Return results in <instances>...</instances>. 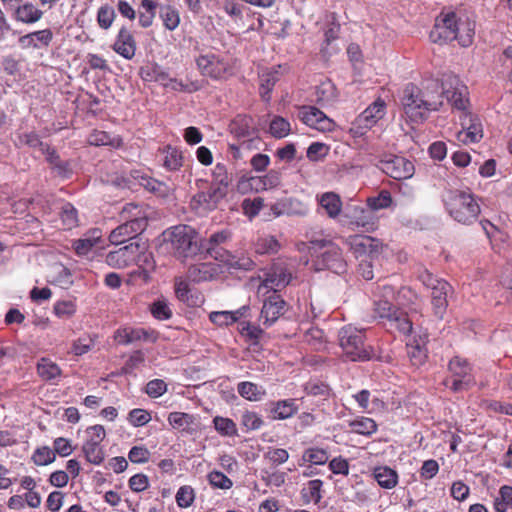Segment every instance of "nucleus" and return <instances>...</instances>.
I'll return each instance as SVG.
<instances>
[{
	"label": "nucleus",
	"instance_id": "1",
	"mask_svg": "<svg viewBox=\"0 0 512 512\" xmlns=\"http://www.w3.org/2000/svg\"><path fill=\"white\" fill-rule=\"evenodd\" d=\"M474 29L469 22L460 23L455 12H443L436 19L430 32V39L437 44H445L458 40L461 46H468L472 42Z\"/></svg>",
	"mask_w": 512,
	"mask_h": 512
},
{
	"label": "nucleus",
	"instance_id": "2",
	"mask_svg": "<svg viewBox=\"0 0 512 512\" xmlns=\"http://www.w3.org/2000/svg\"><path fill=\"white\" fill-rule=\"evenodd\" d=\"M364 330L346 325L339 330V345L344 355L352 361H366L374 357L375 352L364 342Z\"/></svg>",
	"mask_w": 512,
	"mask_h": 512
},
{
	"label": "nucleus",
	"instance_id": "3",
	"mask_svg": "<svg viewBox=\"0 0 512 512\" xmlns=\"http://www.w3.org/2000/svg\"><path fill=\"white\" fill-rule=\"evenodd\" d=\"M446 206L450 216L459 223L471 224L480 214V206L470 192L450 191Z\"/></svg>",
	"mask_w": 512,
	"mask_h": 512
},
{
	"label": "nucleus",
	"instance_id": "4",
	"mask_svg": "<svg viewBox=\"0 0 512 512\" xmlns=\"http://www.w3.org/2000/svg\"><path fill=\"white\" fill-rule=\"evenodd\" d=\"M195 237V231L190 226H175L164 233L165 249L176 258H187L198 250Z\"/></svg>",
	"mask_w": 512,
	"mask_h": 512
},
{
	"label": "nucleus",
	"instance_id": "5",
	"mask_svg": "<svg viewBox=\"0 0 512 512\" xmlns=\"http://www.w3.org/2000/svg\"><path fill=\"white\" fill-rule=\"evenodd\" d=\"M312 249L316 253V259L314 261L315 269L320 270H331L336 274H341L346 271V261L343 257L341 248L330 241H315L312 243Z\"/></svg>",
	"mask_w": 512,
	"mask_h": 512
},
{
	"label": "nucleus",
	"instance_id": "6",
	"mask_svg": "<svg viewBox=\"0 0 512 512\" xmlns=\"http://www.w3.org/2000/svg\"><path fill=\"white\" fill-rule=\"evenodd\" d=\"M374 316L382 320L389 330H396L407 335L412 331V321L407 314L396 308L389 300L379 299L374 302Z\"/></svg>",
	"mask_w": 512,
	"mask_h": 512
},
{
	"label": "nucleus",
	"instance_id": "7",
	"mask_svg": "<svg viewBox=\"0 0 512 512\" xmlns=\"http://www.w3.org/2000/svg\"><path fill=\"white\" fill-rule=\"evenodd\" d=\"M401 103L405 115L415 123L423 121L430 112L420 94V88L413 84L407 85L403 90Z\"/></svg>",
	"mask_w": 512,
	"mask_h": 512
},
{
	"label": "nucleus",
	"instance_id": "8",
	"mask_svg": "<svg viewBox=\"0 0 512 512\" xmlns=\"http://www.w3.org/2000/svg\"><path fill=\"white\" fill-rule=\"evenodd\" d=\"M385 114L386 104L384 100L378 98L351 123L349 132L354 137H361L382 119Z\"/></svg>",
	"mask_w": 512,
	"mask_h": 512
},
{
	"label": "nucleus",
	"instance_id": "9",
	"mask_svg": "<svg viewBox=\"0 0 512 512\" xmlns=\"http://www.w3.org/2000/svg\"><path fill=\"white\" fill-rule=\"evenodd\" d=\"M147 246L141 240L130 242V244L110 251L106 255L105 262L112 268L123 269L136 263L141 254H144Z\"/></svg>",
	"mask_w": 512,
	"mask_h": 512
},
{
	"label": "nucleus",
	"instance_id": "10",
	"mask_svg": "<svg viewBox=\"0 0 512 512\" xmlns=\"http://www.w3.org/2000/svg\"><path fill=\"white\" fill-rule=\"evenodd\" d=\"M449 371L451 377L447 378L444 384L454 392L466 390L475 383L471 366L465 359L458 356L451 359Z\"/></svg>",
	"mask_w": 512,
	"mask_h": 512
},
{
	"label": "nucleus",
	"instance_id": "11",
	"mask_svg": "<svg viewBox=\"0 0 512 512\" xmlns=\"http://www.w3.org/2000/svg\"><path fill=\"white\" fill-rule=\"evenodd\" d=\"M444 98L448 103L461 113L467 111L469 103L467 87L455 75H448L443 80Z\"/></svg>",
	"mask_w": 512,
	"mask_h": 512
},
{
	"label": "nucleus",
	"instance_id": "12",
	"mask_svg": "<svg viewBox=\"0 0 512 512\" xmlns=\"http://www.w3.org/2000/svg\"><path fill=\"white\" fill-rule=\"evenodd\" d=\"M459 120L462 129L457 132L456 138L460 143H477L483 138V125L477 115L465 111L460 114Z\"/></svg>",
	"mask_w": 512,
	"mask_h": 512
},
{
	"label": "nucleus",
	"instance_id": "13",
	"mask_svg": "<svg viewBox=\"0 0 512 512\" xmlns=\"http://www.w3.org/2000/svg\"><path fill=\"white\" fill-rule=\"evenodd\" d=\"M379 168L388 176L401 180L408 179L414 174V165L401 156H389L379 162Z\"/></svg>",
	"mask_w": 512,
	"mask_h": 512
},
{
	"label": "nucleus",
	"instance_id": "14",
	"mask_svg": "<svg viewBox=\"0 0 512 512\" xmlns=\"http://www.w3.org/2000/svg\"><path fill=\"white\" fill-rule=\"evenodd\" d=\"M298 116L307 126L320 132H331L335 128V122L314 106L301 107Z\"/></svg>",
	"mask_w": 512,
	"mask_h": 512
},
{
	"label": "nucleus",
	"instance_id": "15",
	"mask_svg": "<svg viewBox=\"0 0 512 512\" xmlns=\"http://www.w3.org/2000/svg\"><path fill=\"white\" fill-rule=\"evenodd\" d=\"M223 198L221 190L210 187L208 191H201L194 195L190 206L196 213L204 215L214 210Z\"/></svg>",
	"mask_w": 512,
	"mask_h": 512
},
{
	"label": "nucleus",
	"instance_id": "16",
	"mask_svg": "<svg viewBox=\"0 0 512 512\" xmlns=\"http://www.w3.org/2000/svg\"><path fill=\"white\" fill-rule=\"evenodd\" d=\"M291 278V272L282 263L274 264L260 284L258 293H263L264 289H271L276 293L278 289L288 285Z\"/></svg>",
	"mask_w": 512,
	"mask_h": 512
},
{
	"label": "nucleus",
	"instance_id": "17",
	"mask_svg": "<svg viewBox=\"0 0 512 512\" xmlns=\"http://www.w3.org/2000/svg\"><path fill=\"white\" fill-rule=\"evenodd\" d=\"M420 88V94L427 107L431 111H437L443 105L444 93L443 82H439L436 79H431L422 84Z\"/></svg>",
	"mask_w": 512,
	"mask_h": 512
},
{
	"label": "nucleus",
	"instance_id": "18",
	"mask_svg": "<svg viewBox=\"0 0 512 512\" xmlns=\"http://www.w3.org/2000/svg\"><path fill=\"white\" fill-rule=\"evenodd\" d=\"M149 211L147 207L135 203L124 205L120 212L123 222L136 226V230H145L148 226Z\"/></svg>",
	"mask_w": 512,
	"mask_h": 512
},
{
	"label": "nucleus",
	"instance_id": "19",
	"mask_svg": "<svg viewBox=\"0 0 512 512\" xmlns=\"http://www.w3.org/2000/svg\"><path fill=\"white\" fill-rule=\"evenodd\" d=\"M345 242L357 257L378 253L382 248L379 240L365 235L349 236Z\"/></svg>",
	"mask_w": 512,
	"mask_h": 512
},
{
	"label": "nucleus",
	"instance_id": "20",
	"mask_svg": "<svg viewBox=\"0 0 512 512\" xmlns=\"http://www.w3.org/2000/svg\"><path fill=\"white\" fill-rule=\"evenodd\" d=\"M451 285L445 280L439 281L431 288V302L436 317L442 319L448 307L447 296L451 292Z\"/></svg>",
	"mask_w": 512,
	"mask_h": 512
},
{
	"label": "nucleus",
	"instance_id": "21",
	"mask_svg": "<svg viewBox=\"0 0 512 512\" xmlns=\"http://www.w3.org/2000/svg\"><path fill=\"white\" fill-rule=\"evenodd\" d=\"M197 66L204 76H209L214 79L221 78L227 70L226 63L214 54H206L198 57Z\"/></svg>",
	"mask_w": 512,
	"mask_h": 512
},
{
	"label": "nucleus",
	"instance_id": "22",
	"mask_svg": "<svg viewBox=\"0 0 512 512\" xmlns=\"http://www.w3.org/2000/svg\"><path fill=\"white\" fill-rule=\"evenodd\" d=\"M53 40V33L50 29H43L28 33L18 39L19 46L25 50H39L46 48Z\"/></svg>",
	"mask_w": 512,
	"mask_h": 512
},
{
	"label": "nucleus",
	"instance_id": "23",
	"mask_svg": "<svg viewBox=\"0 0 512 512\" xmlns=\"http://www.w3.org/2000/svg\"><path fill=\"white\" fill-rule=\"evenodd\" d=\"M285 311V301L276 293H272L263 303L261 318L266 326L272 325Z\"/></svg>",
	"mask_w": 512,
	"mask_h": 512
},
{
	"label": "nucleus",
	"instance_id": "24",
	"mask_svg": "<svg viewBox=\"0 0 512 512\" xmlns=\"http://www.w3.org/2000/svg\"><path fill=\"white\" fill-rule=\"evenodd\" d=\"M427 342V332L420 331L412 340L407 343L408 357L414 366H420L425 363L427 358Z\"/></svg>",
	"mask_w": 512,
	"mask_h": 512
},
{
	"label": "nucleus",
	"instance_id": "25",
	"mask_svg": "<svg viewBox=\"0 0 512 512\" xmlns=\"http://www.w3.org/2000/svg\"><path fill=\"white\" fill-rule=\"evenodd\" d=\"M270 210L275 216L287 215H306L308 207L300 200L295 198H282L270 206Z\"/></svg>",
	"mask_w": 512,
	"mask_h": 512
},
{
	"label": "nucleus",
	"instance_id": "26",
	"mask_svg": "<svg viewBox=\"0 0 512 512\" xmlns=\"http://www.w3.org/2000/svg\"><path fill=\"white\" fill-rule=\"evenodd\" d=\"M113 49L125 59H132L134 57L136 42L128 29H120L117 39L113 45Z\"/></svg>",
	"mask_w": 512,
	"mask_h": 512
},
{
	"label": "nucleus",
	"instance_id": "27",
	"mask_svg": "<svg viewBox=\"0 0 512 512\" xmlns=\"http://www.w3.org/2000/svg\"><path fill=\"white\" fill-rule=\"evenodd\" d=\"M102 242L100 230H93L85 235L84 238L78 239L73 243V248L77 255L88 256L94 248Z\"/></svg>",
	"mask_w": 512,
	"mask_h": 512
},
{
	"label": "nucleus",
	"instance_id": "28",
	"mask_svg": "<svg viewBox=\"0 0 512 512\" xmlns=\"http://www.w3.org/2000/svg\"><path fill=\"white\" fill-rule=\"evenodd\" d=\"M43 11L31 2L18 6L13 13L16 21L25 24H34L43 17Z\"/></svg>",
	"mask_w": 512,
	"mask_h": 512
},
{
	"label": "nucleus",
	"instance_id": "29",
	"mask_svg": "<svg viewBox=\"0 0 512 512\" xmlns=\"http://www.w3.org/2000/svg\"><path fill=\"white\" fill-rule=\"evenodd\" d=\"M144 230H136V226L123 222L109 234V241L113 245H121L129 240H134Z\"/></svg>",
	"mask_w": 512,
	"mask_h": 512
},
{
	"label": "nucleus",
	"instance_id": "30",
	"mask_svg": "<svg viewBox=\"0 0 512 512\" xmlns=\"http://www.w3.org/2000/svg\"><path fill=\"white\" fill-rule=\"evenodd\" d=\"M373 477L379 486L384 489H392L398 484L397 472L388 466L375 467Z\"/></svg>",
	"mask_w": 512,
	"mask_h": 512
},
{
	"label": "nucleus",
	"instance_id": "31",
	"mask_svg": "<svg viewBox=\"0 0 512 512\" xmlns=\"http://www.w3.org/2000/svg\"><path fill=\"white\" fill-rule=\"evenodd\" d=\"M318 203L326 211L330 218H336L342 209L341 198L334 192L323 193L318 198Z\"/></svg>",
	"mask_w": 512,
	"mask_h": 512
},
{
	"label": "nucleus",
	"instance_id": "32",
	"mask_svg": "<svg viewBox=\"0 0 512 512\" xmlns=\"http://www.w3.org/2000/svg\"><path fill=\"white\" fill-rule=\"evenodd\" d=\"M215 274H217V268L211 263L191 265L188 269V277L194 282L210 280Z\"/></svg>",
	"mask_w": 512,
	"mask_h": 512
},
{
	"label": "nucleus",
	"instance_id": "33",
	"mask_svg": "<svg viewBox=\"0 0 512 512\" xmlns=\"http://www.w3.org/2000/svg\"><path fill=\"white\" fill-rule=\"evenodd\" d=\"M279 80V70H266L260 74V94L263 100H270V92Z\"/></svg>",
	"mask_w": 512,
	"mask_h": 512
},
{
	"label": "nucleus",
	"instance_id": "34",
	"mask_svg": "<svg viewBox=\"0 0 512 512\" xmlns=\"http://www.w3.org/2000/svg\"><path fill=\"white\" fill-rule=\"evenodd\" d=\"M336 89L332 82L325 81L316 87L315 102L320 106L331 104L336 99Z\"/></svg>",
	"mask_w": 512,
	"mask_h": 512
},
{
	"label": "nucleus",
	"instance_id": "35",
	"mask_svg": "<svg viewBox=\"0 0 512 512\" xmlns=\"http://www.w3.org/2000/svg\"><path fill=\"white\" fill-rule=\"evenodd\" d=\"M157 4L153 0H142L138 10L139 25L148 28L156 15Z\"/></svg>",
	"mask_w": 512,
	"mask_h": 512
},
{
	"label": "nucleus",
	"instance_id": "36",
	"mask_svg": "<svg viewBox=\"0 0 512 512\" xmlns=\"http://www.w3.org/2000/svg\"><path fill=\"white\" fill-rule=\"evenodd\" d=\"M148 337V332L143 329H131L124 328L119 329L115 332L114 338L115 340L122 345L130 344L134 341H138L141 339H146Z\"/></svg>",
	"mask_w": 512,
	"mask_h": 512
},
{
	"label": "nucleus",
	"instance_id": "37",
	"mask_svg": "<svg viewBox=\"0 0 512 512\" xmlns=\"http://www.w3.org/2000/svg\"><path fill=\"white\" fill-rule=\"evenodd\" d=\"M168 422L174 429L188 431L195 424V417L188 413L171 412L168 415Z\"/></svg>",
	"mask_w": 512,
	"mask_h": 512
},
{
	"label": "nucleus",
	"instance_id": "38",
	"mask_svg": "<svg viewBox=\"0 0 512 512\" xmlns=\"http://www.w3.org/2000/svg\"><path fill=\"white\" fill-rule=\"evenodd\" d=\"M39 376L46 381H51L61 374L59 366L49 359L42 358L37 365Z\"/></svg>",
	"mask_w": 512,
	"mask_h": 512
},
{
	"label": "nucleus",
	"instance_id": "39",
	"mask_svg": "<svg viewBox=\"0 0 512 512\" xmlns=\"http://www.w3.org/2000/svg\"><path fill=\"white\" fill-rule=\"evenodd\" d=\"M238 393L247 400L258 401L265 395V390L255 383L241 382L238 384Z\"/></svg>",
	"mask_w": 512,
	"mask_h": 512
},
{
	"label": "nucleus",
	"instance_id": "40",
	"mask_svg": "<svg viewBox=\"0 0 512 512\" xmlns=\"http://www.w3.org/2000/svg\"><path fill=\"white\" fill-rule=\"evenodd\" d=\"M261 181L259 176H242L237 182L236 189L242 195L251 192H260L263 191Z\"/></svg>",
	"mask_w": 512,
	"mask_h": 512
},
{
	"label": "nucleus",
	"instance_id": "41",
	"mask_svg": "<svg viewBox=\"0 0 512 512\" xmlns=\"http://www.w3.org/2000/svg\"><path fill=\"white\" fill-rule=\"evenodd\" d=\"M18 144L37 149L46 156L51 151V149L40 140L39 136L35 132L20 134L18 136Z\"/></svg>",
	"mask_w": 512,
	"mask_h": 512
},
{
	"label": "nucleus",
	"instance_id": "42",
	"mask_svg": "<svg viewBox=\"0 0 512 512\" xmlns=\"http://www.w3.org/2000/svg\"><path fill=\"white\" fill-rule=\"evenodd\" d=\"M243 313L241 310L237 311H214L209 315L210 320L218 326H227L235 323Z\"/></svg>",
	"mask_w": 512,
	"mask_h": 512
},
{
	"label": "nucleus",
	"instance_id": "43",
	"mask_svg": "<svg viewBox=\"0 0 512 512\" xmlns=\"http://www.w3.org/2000/svg\"><path fill=\"white\" fill-rule=\"evenodd\" d=\"M165 156L163 160L164 167L170 171L178 170L183 165V156L180 150L175 147L168 146L164 150Z\"/></svg>",
	"mask_w": 512,
	"mask_h": 512
},
{
	"label": "nucleus",
	"instance_id": "44",
	"mask_svg": "<svg viewBox=\"0 0 512 512\" xmlns=\"http://www.w3.org/2000/svg\"><path fill=\"white\" fill-rule=\"evenodd\" d=\"M349 427L353 432L366 436L371 435L377 431V425L375 421L367 417H361L351 421L349 423Z\"/></svg>",
	"mask_w": 512,
	"mask_h": 512
},
{
	"label": "nucleus",
	"instance_id": "45",
	"mask_svg": "<svg viewBox=\"0 0 512 512\" xmlns=\"http://www.w3.org/2000/svg\"><path fill=\"white\" fill-rule=\"evenodd\" d=\"M131 178H132V180L122 179L121 182H116V184L118 186L130 188L132 181H134V183H138L140 186L144 187L148 191H151L153 189V185L156 184V179H153V178L141 173L140 171H133L131 173Z\"/></svg>",
	"mask_w": 512,
	"mask_h": 512
},
{
	"label": "nucleus",
	"instance_id": "46",
	"mask_svg": "<svg viewBox=\"0 0 512 512\" xmlns=\"http://www.w3.org/2000/svg\"><path fill=\"white\" fill-rule=\"evenodd\" d=\"M260 142V139L255 137L240 142L239 146L232 145L231 150L233 153V157L235 159L244 160L248 156L250 151L259 148Z\"/></svg>",
	"mask_w": 512,
	"mask_h": 512
},
{
	"label": "nucleus",
	"instance_id": "47",
	"mask_svg": "<svg viewBox=\"0 0 512 512\" xmlns=\"http://www.w3.org/2000/svg\"><path fill=\"white\" fill-rule=\"evenodd\" d=\"M272 412L275 419H287L297 412V407L292 399L282 400L276 403Z\"/></svg>",
	"mask_w": 512,
	"mask_h": 512
},
{
	"label": "nucleus",
	"instance_id": "48",
	"mask_svg": "<svg viewBox=\"0 0 512 512\" xmlns=\"http://www.w3.org/2000/svg\"><path fill=\"white\" fill-rule=\"evenodd\" d=\"M160 17L164 26L171 31L176 29L180 23V17L177 9L170 5L161 7Z\"/></svg>",
	"mask_w": 512,
	"mask_h": 512
},
{
	"label": "nucleus",
	"instance_id": "49",
	"mask_svg": "<svg viewBox=\"0 0 512 512\" xmlns=\"http://www.w3.org/2000/svg\"><path fill=\"white\" fill-rule=\"evenodd\" d=\"M323 482L320 479L311 480L302 489V496L306 502L318 503L321 499V487Z\"/></svg>",
	"mask_w": 512,
	"mask_h": 512
},
{
	"label": "nucleus",
	"instance_id": "50",
	"mask_svg": "<svg viewBox=\"0 0 512 512\" xmlns=\"http://www.w3.org/2000/svg\"><path fill=\"white\" fill-rule=\"evenodd\" d=\"M214 183L211 185L214 189H219L222 192V195L225 197L228 192V187L230 184L229 176L226 172V169L223 165H216L214 170Z\"/></svg>",
	"mask_w": 512,
	"mask_h": 512
},
{
	"label": "nucleus",
	"instance_id": "51",
	"mask_svg": "<svg viewBox=\"0 0 512 512\" xmlns=\"http://www.w3.org/2000/svg\"><path fill=\"white\" fill-rule=\"evenodd\" d=\"M31 459L37 466H46L55 461L56 455L50 447L42 446L34 451Z\"/></svg>",
	"mask_w": 512,
	"mask_h": 512
},
{
	"label": "nucleus",
	"instance_id": "52",
	"mask_svg": "<svg viewBox=\"0 0 512 512\" xmlns=\"http://www.w3.org/2000/svg\"><path fill=\"white\" fill-rule=\"evenodd\" d=\"M82 451L86 460L91 464L99 465L104 460V451L98 444L84 443Z\"/></svg>",
	"mask_w": 512,
	"mask_h": 512
},
{
	"label": "nucleus",
	"instance_id": "53",
	"mask_svg": "<svg viewBox=\"0 0 512 512\" xmlns=\"http://www.w3.org/2000/svg\"><path fill=\"white\" fill-rule=\"evenodd\" d=\"M60 217L64 229L70 230L78 224L77 210L70 203L62 205Z\"/></svg>",
	"mask_w": 512,
	"mask_h": 512
},
{
	"label": "nucleus",
	"instance_id": "54",
	"mask_svg": "<svg viewBox=\"0 0 512 512\" xmlns=\"http://www.w3.org/2000/svg\"><path fill=\"white\" fill-rule=\"evenodd\" d=\"M280 244L274 236L266 235L259 237L256 242V252L259 254L276 253Z\"/></svg>",
	"mask_w": 512,
	"mask_h": 512
},
{
	"label": "nucleus",
	"instance_id": "55",
	"mask_svg": "<svg viewBox=\"0 0 512 512\" xmlns=\"http://www.w3.org/2000/svg\"><path fill=\"white\" fill-rule=\"evenodd\" d=\"M512 505V487L504 485L499 490V496L494 501V508L497 512H506Z\"/></svg>",
	"mask_w": 512,
	"mask_h": 512
},
{
	"label": "nucleus",
	"instance_id": "56",
	"mask_svg": "<svg viewBox=\"0 0 512 512\" xmlns=\"http://www.w3.org/2000/svg\"><path fill=\"white\" fill-rule=\"evenodd\" d=\"M213 423L216 431L222 436H234L237 433L236 424L229 418L216 416Z\"/></svg>",
	"mask_w": 512,
	"mask_h": 512
},
{
	"label": "nucleus",
	"instance_id": "57",
	"mask_svg": "<svg viewBox=\"0 0 512 512\" xmlns=\"http://www.w3.org/2000/svg\"><path fill=\"white\" fill-rule=\"evenodd\" d=\"M290 123L283 117L276 116L270 123V133L275 138H284L290 133Z\"/></svg>",
	"mask_w": 512,
	"mask_h": 512
},
{
	"label": "nucleus",
	"instance_id": "58",
	"mask_svg": "<svg viewBox=\"0 0 512 512\" xmlns=\"http://www.w3.org/2000/svg\"><path fill=\"white\" fill-rule=\"evenodd\" d=\"M392 203L391 194L383 190L376 197H370L367 199V204L372 210H380L389 207Z\"/></svg>",
	"mask_w": 512,
	"mask_h": 512
},
{
	"label": "nucleus",
	"instance_id": "59",
	"mask_svg": "<svg viewBox=\"0 0 512 512\" xmlns=\"http://www.w3.org/2000/svg\"><path fill=\"white\" fill-rule=\"evenodd\" d=\"M114 19L115 11L111 6L105 5L99 8L97 14V22L101 28H110Z\"/></svg>",
	"mask_w": 512,
	"mask_h": 512
},
{
	"label": "nucleus",
	"instance_id": "60",
	"mask_svg": "<svg viewBox=\"0 0 512 512\" xmlns=\"http://www.w3.org/2000/svg\"><path fill=\"white\" fill-rule=\"evenodd\" d=\"M303 460L315 465H323L328 460V454L325 450L319 448L307 449L303 454Z\"/></svg>",
	"mask_w": 512,
	"mask_h": 512
},
{
	"label": "nucleus",
	"instance_id": "61",
	"mask_svg": "<svg viewBox=\"0 0 512 512\" xmlns=\"http://www.w3.org/2000/svg\"><path fill=\"white\" fill-rule=\"evenodd\" d=\"M151 312L158 320H167L172 316V311L165 299L155 301L151 306Z\"/></svg>",
	"mask_w": 512,
	"mask_h": 512
},
{
	"label": "nucleus",
	"instance_id": "62",
	"mask_svg": "<svg viewBox=\"0 0 512 512\" xmlns=\"http://www.w3.org/2000/svg\"><path fill=\"white\" fill-rule=\"evenodd\" d=\"M241 425L247 430H257L263 425L262 418L255 412L245 411L241 415Z\"/></svg>",
	"mask_w": 512,
	"mask_h": 512
},
{
	"label": "nucleus",
	"instance_id": "63",
	"mask_svg": "<svg viewBox=\"0 0 512 512\" xmlns=\"http://www.w3.org/2000/svg\"><path fill=\"white\" fill-rule=\"evenodd\" d=\"M195 495L194 490L190 486H182L176 494V502L182 508H187L192 505Z\"/></svg>",
	"mask_w": 512,
	"mask_h": 512
},
{
	"label": "nucleus",
	"instance_id": "64",
	"mask_svg": "<svg viewBox=\"0 0 512 512\" xmlns=\"http://www.w3.org/2000/svg\"><path fill=\"white\" fill-rule=\"evenodd\" d=\"M329 152V147L321 142L312 143L307 149V157L311 161L323 159Z\"/></svg>",
	"mask_w": 512,
	"mask_h": 512
}]
</instances>
